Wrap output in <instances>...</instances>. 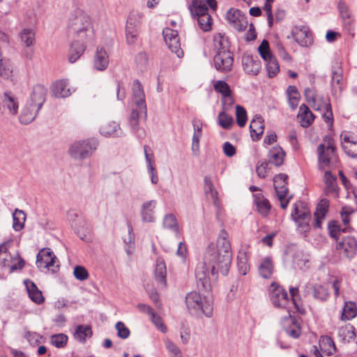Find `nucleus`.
<instances>
[{
  "instance_id": "nucleus-26",
  "label": "nucleus",
  "mask_w": 357,
  "mask_h": 357,
  "mask_svg": "<svg viewBox=\"0 0 357 357\" xmlns=\"http://www.w3.org/2000/svg\"><path fill=\"white\" fill-rule=\"evenodd\" d=\"M72 91L66 79L55 82L52 86V93L56 98H66L70 96Z\"/></svg>"
},
{
  "instance_id": "nucleus-3",
  "label": "nucleus",
  "mask_w": 357,
  "mask_h": 357,
  "mask_svg": "<svg viewBox=\"0 0 357 357\" xmlns=\"http://www.w3.org/2000/svg\"><path fill=\"white\" fill-rule=\"evenodd\" d=\"M69 30L73 34L74 40L88 42L94 36L90 17L85 13L78 11L69 20Z\"/></svg>"
},
{
  "instance_id": "nucleus-35",
  "label": "nucleus",
  "mask_w": 357,
  "mask_h": 357,
  "mask_svg": "<svg viewBox=\"0 0 357 357\" xmlns=\"http://www.w3.org/2000/svg\"><path fill=\"white\" fill-rule=\"evenodd\" d=\"M24 284L31 300L37 304L43 303L44 297L41 291L38 289L35 283L29 280H24Z\"/></svg>"
},
{
  "instance_id": "nucleus-50",
  "label": "nucleus",
  "mask_w": 357,
  "mask_h": 357,
  "mask_svg": "<svg viewBox=\"0 0 357 357\" xmlns=\"http://www.w3.org/2000/svg\"><path fill=\"white\" fill-rule=\"evenodd\" d=\"M289 106L292 109H296L300 98V94L294 86H289L287 90Z\"/></svg>"
},
{
  "instance_id": "nucleus-42",
  "label": "nucleus",
  "mask_w": 357,
  "mask_h": 357,
  "mask_svg": "<svg viewBox=\"0 0 357 357\" xmlns=\"http://www.w3.org/2000/svg\"><path fill=\"white\" fill-rule=\"evenodd\" d=\"M92 330L91 326L87 325H79L76 327L73 334L75 339L79 342L84 343L87 337L92 335Z\"/></svg>"
},
{
  "instance_id": "nucleus-46",
  "label": "nucleus",
  "mask_w": 357,
  "mask_h": 357,
  "mask_svg": "<svg viewBox=\"0 0 357 357\" xmlns=\"http://www.w3.org/2000/svg\"><path fill=\"white\" fill-rule=\"evenodd\" d=\"M356 314L357 308L356 304L351 301L346 302L342 311L341 319L350 320L354 318Z\"/></svg>"
},
{
  "instance_id": "nucleus-5",
  "label": "nucleus",
  "mask_w": 357,
  "mask_h": 357,
  "mask_svg": "<svg viewBox=\"0 0 357 357\" xmlns=\"http://www.w3.org/2000/svg\"><path fill=\"white\" fill-rule=\"evenodd\" d=\"M185 304L191 314L202 313L207 317L213 314V299L210 296H202L197 291H191L185 296Z\"/></svg>"
},
{
  "instance_id": "nucleus-2",
  "label": "nucleus",
  "mask_w": 357,
  "mask_h": 357,
  "mask_svg": "<svg viewBox=\"0 0 357 357\" xmlns=\"http://www.w3.org/2000/svg\"><path fill=\"white\" fill-rule=\"evenodd\" d=\"M47 89L42 85L33 86L30 98L23 106L19 116L22 124L32 122L37 116L39 111L46 100Z\"/></svg>"
},
{
  "instance_id": "nucleus-54",
  "label": "nucleus",
  "mask_w": 357,
  "mask_h": 357,
  "mask_svg": "<svg viewBox=\"0 0 357 357\" xmlns=\"http://www.w3.org/2000/svg\"><path fill=\"white\" fill-rule=\"evenodd\" d=\"M214 90L222 95V97L231 95V91L229 84L222 80L216 81L213 84Z\"/></svg>"
},
{
  "instance_id": "nucleus-40",
  "label": "nucleus",
  "mask_w": 357,
  "mask_h": 357,
  "mask_svg": "<svg viewBox=\"0 0 357 357\" xmlns=\"http://www.w3.org/2000/svg\"><path fill=\"white\" fill-rule=\"evenodd\" d=\"M26 213L18 208H16L13 213V228L15 231H19L24 227L26 221Z\"/></svg>"
},
{
  "instance_id": "nucleus-52",
  "label": "nucleus",
  "mask_w": 357,
  "mask_h": 357,
  "mask_svg": "<svg viewBox=\"0 0 357 357\" xmlns=\"http://www.w3.org/2000/svg\"><path fill=\"white\" fill-rule=\"evenodd\" d=\"M67 219L70 226L74 229H77L83 222L82 217L75 211H69L67 213Z\"/></svg>"
},
{
  "instance_id": "nucleus-64",
  "label": "nucleus",
  "mask_w": 357,
  "mask_h": 357,
  "mask_svg": "<svg viewBox=\"0 0 357 357\" xmlns=\"http://www.w3.org/2000/svg\"><path fill=\"white\" fill-rule=\"evenodd\" d=\"M116 329L117 331L118 336L122 339H126L130 335V330L125 326V324L119 321L116 324Z\"/></svg>"
},
{
  "instance_id": "nucleus-10",
  "label": "nucleus",
  "mask_w": 357,
  "mask_h": 357,
  "mask_svg": "<svg viewBox=\"0 0 357 357\" xmlns=\"http://www.w3.org/2000/svg\"><path fill=\"white\" fill-rule=\"evenodd\" d=\"M291 217L297 224L301 232L303 233L309 230L311 214L310 210L304 204L300 202L294 204Z\"/></svg>"
},
{
  "instance_id": "nucleus-32",
  "label": "nucleus",
  "mask_w": 357,
  "mask_h": 357,
  "mask_svg": "<svg viewBox=\"0 0 357 357\" xmlns=\"http://www.w3.org/2000/svg\"><path fill=\"white\" fill-rule=\"evenodd\" d=\"M342 146L345 153L351 158H357V139L353 136L344 135Z\"/></svg>"
},
{
  "instance_id": "nucleus-12",
  "label": "nucleus",
  "mask_w": 357,
  "mask_h": 357,
  "mask_svg": "<svg viewBox=\"0 0 357 357\" xmlns=\"http://www.w3.org/2000/svg\"><path fill=\"white\" fill-rule=\"evenodd\" d=\"M288 176L285 174H279L273 178V184L276 195L280 202L282 208H286L289 204V199H285L288 188L287 187Z\"/></svg>"
},
{
  "instance_id": "nucleus-16",
  "label": "nucleus",
  "mask_w": 357,
  "mask_h": 357,
  "mask_svg": "<svg viewBox=\"0 0 357 357\" xmlns=\"http://www.w3.org/2000/svg\"><path fill=\"white\" fill-rule=\"evenodd\" d=\"M227 20L234 29L241 31L248 26L247 17L238 9L230 8L227 13Z\"/></svg>"
},
{
  "instance_id": "nucleus-23",
  "label": "nucleus",
  "mask_w": 357,
  "mask_h": 357,
  "mask_svg": "<svg viewBox=\"0 0 357 357\" xmlns=\"http://www.w3.org/2000/svg\"><path fill=\"white\" fill-rule=\"evenodd\" d=\"M307 295L312 294L315 299L325 301L328 296L327 289L321 284H314L312 282H307L304 289Z\"/></svg>"
},
{
  "instance_id": "nucleus-33",
  "label": "nucleus",
  "mask_w": 357,
  "mask_h": 357,
  "mask_svg": "<svg viewBox=\"0 0 357 357\" xmlns=\"http://www.w3.org/2000/svg\"><path fill=\"white\" fill-rule=\"evenodd\" d=\"M285 333L290 337L298 338L301 335V328L295 318L289 316L282 322Z\"/></svg>"
},
{
  "instance_id": "nucleus-21",
  "label": "nucleus",
  "mask_w": 357,
  "mask_h": 357,
  "mask_svg": "<svg viewBox=\"0 0 357 357\" xmlns=\"http://www.w3.org/2000/svg\"><path fill=\"white\" fill-rule=\"evenodd\" d=\"M242 65L244 71L250 75H257L261 69L260 61L252 56L244 54L242 57Z\"/></svg>"
},
{
  "instance_id": "nucleus-11",
  "label": "nucleus",
  "mask_w": 357,
  "mask_h": 357,
  "mask_svg": "<svg viewBox=\"0 0 357 357\" xmlns=\"http://www.w3.org/2000/svg\"><path fill=\"white\" fill-rule=\"evenodd\" d=\"M270 300L275 307L287 308L290 301L287 292L278 283L273 282L268 289Z\"/></svg>"
},
{
  "instance_id": "nucleus-24",
  "label": "nucleus",
  "mask_w": 357,
  "mask_h": 357,
  "mask_svg": "<svg viewBox=\"0 0 357 357\" xmlns=\"http://www.w3.org/2000/svg\"><path fill=\"white\" fill-rule=\"evenodd\" d=\"M204 188L206 195L211 198L217 211L220 209V203L218 197V192L215 189L212 178L210 175L205 176L204 178Z\"/></svg>"
},
{
  "instance_id": "nucleus-4",
  "label": "nucleus",
  "mask_w": 357,
  "mask_h": 357,
  "mask_svg": "<svg viewBox=\"0 0 357 357\" xmlns=\"http://www.w3.org/2000/svg\"><path fill=\"white\" fill-rule=\"evenodd\" d=\"M318 167L320 170L333 169L338 166L339 158L336 153L334 140L326 136L324 142L317 146Z\"/></svg>"
},
{
  "instance_id": "nucleus-13",
  "label": "nucleus",
  "mask_w": 357,
  "mask_h": 357,
  "mask_svg": "<svg viewBox=\"0 0 357 357\" xmlns=\"http://www.w3.org/2000/svg\"><path fill=\"white\" fill-rule=\"evenodd\" d=\"M142 15L138 13H131L127 20L126 27V41L128 44H134L138 36V26L140 24Z\"/></svg>"
},
{
  "instance_id": "nucleus-57",
  "label": "nucleus",
  "mask_w": 357,
  "mask_h": 357,
  "mask_svg": "<svg viewBox=\"0 0 357 357\" xmlns=\"http://www.w3.org/2000/svg\"><path fill=\"white\" fill-rule=\"evenodd\" d=\"M218 121L219 125L225 128L229 129L233 124V118L227 114L225 111L220 112L218 116Z\"/></svg>"
},
{
  "instance_id": "nucleus-62",
  "label": "nucleus",
  "mask_w": 357,
  "mask_h": 357,
  "mask_svg": "<svg viewBox=\"0 0 357 357\" xmlns=\"http://www.w3.org/2000/svg\"><path fill=\"white\" fill-rule=\"evenodd\" d=\"M165 347L172 355V357H182L180 349L170 340H167L165 341Z\"/></svg>"
},
{
  "instance_id": "nucleus-43",
  "label": "nucleus",
  "mask_w": 357,
  "mask_h": 357,
  "mask_svg": "<svg viewBox=\"0 0 357 357\" xmlns=\"http://www.w3.org/2000/svg\"><path fill=\"white\" fill-rule=\"evenodd\" d=\"M207 268H208V266L204 263L198 266L195 271L196 278L202 283L204 288H206L209 285L208 275L211 271L209 272Z\"/></svg>"
},
{
  "instance_id": "nucleus-7",
  "label": "nucleus",
  "mask_w": 357,
  "mask_h": 357,
  "mask_svg": "<svg viewBox=\"0 0 357 357\" xmlns=\"http://www.w3.org/2000/svg\"><path fill=\"white\" fill-rule=\"evenodd\" d=\"M9 245L8 241L0 244V267H9L10 272L22 269L25 265L24 259L18 252L13 254L8 252Z\"/></svg>"
},
{
  "instance_id": "nucleus-47",
  "label": "nucleus",
  "mask_w": 357,
  "mask_h": 357,
  "mask_svg": "<svg viewBox=\"0 0 357 357\" xmlns=\"http://www.w3.org/2000/svg\"><path fill=\"white\" fill-rule=\"evenodd\" d=\"M237 266L239 273L245 275L250 270L248 256L245 251H240L237 257Z\"/></svg>"
},
{
  "instance_id": "nucleus-31",
  "label": "nucleus",
  "mask_w": 357,
  "mask_h": 357,
  "mask_svg": "<svg viewBox=\"0 0 357 357\" xmlns=\"http://www.w3.org/2000/svg\"><path fill=\"white\" fill-rule=\"evenodd\" d=\"M250 130L252 140H259L264 130V120L261 116H255L251 121Z\"/></svg>"
},
{
  "instance_id": "nucleus-45",
  "label": "nucleus",
  "mask_w": 357,
  "mask_h": 357,
  "mask_svg": "<svg viewBox=\"0 0 357 357\" xmlns=\"http://www.w3.org/2000/svg\"><path fill=\"white\" fill-rule=\"evenodd\" d=\"M259 272L264 278H270L273 272V264L270 257L262 259L259 266Z\"/></svg>"
},
{
  "instance_id": "nucleus-34",
  "label": "nucleus",
  "mask_w": 357,
  "mask_h": 357,
  "mask_svg": "<svg viewBox=\"0 0 357 357\" xmlns=\"http://www.w3.org/2000/svg\"><path fill=\"white\" fill-rule=\"evenodd\" d=\"M328 206L329 202L326 199H321L317 204L316 211L314 213L315 221L314 227L315 228H321L322 220L325 218L328 210Z\"/></svg>"
},
{
  "instance_id": "nucleus-9",
  "label": "nucleus",
  "mask_w": 357,
  "mask_h": 357,
  "mask_svg": "<svg viewBox=\"0 0 357 357\" xmlns=\"http://www.w3.org/2000/svg\"><path fill=\"white\" fill-rule=\"evenodd\" d=\"M258 51L261 57L266 63L268 77H275L280 70V66L276 58L272 54L271 52L268 42L266 40H264L259 46Z\"/></svg>"
},
{
  "instance_id": "nucleus-17",
  "label": "nucleus",
  "mask_w": 357,
  "mask_h": 357,
  "mask_svg": "<svg viewBox=\"0 0 357 357\" xmlns=\"http://www.w3.org/2000/svg\"><path fill=\"white\" fill-rule=\"evenodd\" d=\"M291 37L301 47H307L312 43V34L305 26L294 27L291 31Z\"/></svg>"
},
{
  "instance_id": "nucleus-14",
  "label": "nucleus",
  "mask_w": 357,
  "mask_h": 357,
  "mask_svg": "<svg viewBox=\"0 0 357 357\" xmlns=\"http://www.w3.org/2000/svg\"><path fill=\"white\" fill-rule=\"evenodd\" d=\"M208 6L212 10H216L218 7L216 0H192L189 10L192 17H195L202 14L208 13Z\"/></svg>"
},
{
  "instance_id": "nucleus-20",
  "label": "nucleus",
  "mask_w": 357,
  "mask_h": 357,
  "mask_svg": "<svg viewBox=\"0 0 357 357\" xmlns=\"http://www.w3.org/2000/svg\"><path fill=\"white\" fill-rule=\"evenodd\" d=\"M357 243L354 238H345L342 241L339 242L336 245L337 250H343L345 257L351 259L356 252Z\"/></svg>"
},
{
  "instance_id": "nucleus-22",
  "label": "nucleus",
  "mask_w": 357,
  "mask_h": 357,
  "mask_svg": "<svg viewBox=\"0 0 357 357\" xmlns=\"http://www.w3.org/2000/svg\"><path fill=\"white\" fill-rule=\"evenodd\" d=\"M100 133L107 137H121L124 136V132L119 123L115 121H111L105 123L100 128Z\"/></svg>"
},
{
  "instance_id": "nucleus-29",
  "label": "nucleus",
  "mask_w": 357,
  "mask_h": 357,
  "mask_svg": "<svg viewBox=\"0 0 357 357\" xmlns=\"http://www.w3.org/2000/svg\"><path fill=\"white\" fill-rule=\"evenodd\" d=\"M86 43L82 40H73L69 50L68 61L70 63L75 62L82 56L86 50Z\"/></svg>"
},
{
  "instance_id": "nucleus-53",
  "label": "nucleus",
  "mask_w": 357,
  "mask_h": 357,
  "mask_svg": "<svg viewBox=\"0 0 357 357\" xmlns=\"http://www.w3.org/2000/svg\"><path fill=\"white\" fill-rule=\"evenodd\" d=\"M324 181L327 192H336L337 183L336 178L330 171H326L324 174Z\"/></svg>"
},
{
  "instance_id": "nucleus-41",
  "label": "nucleus",
  "mask_w": 357,
  "mask_h": 357,
  "mask_svg": "<svg viewBox=\"0 0 357 357\" xmlns=\"http://www.w3.org/2000/svg\"><path fill=\"white\" fill-rule=\"evenodd\" d=\"M213 47L216 53L222 51H229V43L227 38L222 33H217L213 37Z\"/></svg>"
},
{
  "instance_id": "nucleus-59",
  "label": "nucleus",
  "mask_w": 357,
  "mask_h": 357,
  "mask_svg": "<svg viewBox=\"0 0 357 357\" xmlns=\"http://www.w3.org/2000/svg\"><path fill=\"white\" fill-rule=\"evenodd\" d=\"M236 122L240 127H243L247 121V113L245 109L241 105L236 107Z\"/></svg>"
},
{
  "instance_id": "nucleus-19",
  "label": "nucleus",
  "mask_w": 357,
  "mask_h": 357,
  "mask_svg": "<svg viewBox=\"0 0 357 357\" xmlns=\"http://www.w3.org/2000/svg\"><path fill=\"white\" fill-rule=\"evenodd\" d=\"M156 206L157 201L155 199L147 200L142 203L140 213L143 222H153L155 221V210Z\"/></svg>"
},
{
  "instance_id": "nucleus-58",
  "label": "nucleus",
  "mask_w": 357,
  "mask_h": 357,
  "mask_svg": "<svg viewBox=\"0 0 357 357\" xmlns=\"http://www.w3.org/2000/svg\"><path fill=\"white\" fill-rule=\"evenodd\" d=\"M338 8L344 23L347 25H350L352 20L351 18L350 11L347 4L344 2H340L339 3Z\"/></svg>"
},
{
  "instance_id": "nucleus-39",
  "label": "nucleus",
  "mask_w": 357,
  "mask_h": 357,
  "mask_svg": "<svg viewBox=\"0 0 357 357\" xmlns=\"http://www.w3.org/2000/svg\"><path fill=\"white\" fill-rule=\"evenodd\" d=\"M149 150H150L149 146L148 145H144V152L148 173L151 176V183L153 184H156L158 182V172H157L154 165H153L151 155L148 153Z\"/></svg>"
},
{
  "instance_id": "nucleus-18",
  "label": "nucleus",
  "mask_w": 357,
  "mask_h": 357,
  "mask_svg": "<svg viewBox=\"0 0 357 357\" xmlns=\"http://www.w3.org/2000/svg\"><path fill=\"white\" fill-rule=\"evenodd\" d=\"M342 68L341 63L336 61L331 70V87L334 95L340 93L342 89Z\"/></svg>"
},
{
  "instance_id": "nucleus-51",
  "label": "nucleus",
  "mask_w": 357,
  "mask_h": 357,
  "mask_svg": "<svg viewBox=\"0 0 357 357\" xmlns=\"http://www.w3.org/2000/svg\"><path fill=\"white\" fill-rule=\"evenodd\" d=\"M50 339L51 344L58 349L64 348L68 341V337L63 333L52 335Z\"/></svg>"
},
{
  "instance_id": "nucleus-1",
  "label": "nucleus",
  "mask_w": 357,
  "mask_h": 357,
  "mask_svg": "<svg viewBox=\"0 0 357 357\" xmlns=\"http://www.w3.org/2000/svg\"><path fill=\"white\" fill-rule=\"evenodd\" d=\"M231 258L229 234L222 229L216 243H211L208 245L204 255V264L211 269L212 275H218L219 273L226 275L230 268Z\"/></svg>"
},
{
  "instance_id": "nucleus-8",
  "label": "nucleus",
  "mask_w": 357,
  "mask_h": 357,
  "mask_svg": "<svg viewBox=\"0 0 357 357\" xmlns=\"http://www.w3.org/2000/svg\"><path fill=\"white\" fill-rule=\"evenodd\" d=\"M59 260L49 248L41 249L36 257V266L38 268H44L52 273H56L59 268Z\"/></svg>"
},
{
  "instance_id": "nucleus-6",
  "label": "nucleus",
  "mask_w": 357,
  "mask_h": 357,
  "mask_svg": "<svg viewBox=\"0 0 357 357\" xmlns=\"http://www.w3.org/2000/svg\"><path fill=\"white\" fill-rule=\"evenodd\" d=\"M98 145L95 139L76 141L69 147L68 153L75 160H83L93 155Z\"/></svg>"
},
{
  "instance_id": "nucleus-60",
  "label": "nucleus",
  "mask_w": 357,
  "mask_h": 357,
  "mask_svg": "<svg viewBox=\"0 0 357 357\" xmlns=\"http://www.w3.org/2000/svg\"><path fill=\"white\" fill-rule=\"evenodd\" d=\"M256 205L257 211H259V213H261L263 216H266L268 215L271 208V206L267 199L264 198H259L256 201Z\"/></svg>"
},
{
  "instance_id": "nucleus-37",
  "label": "nucleus",
  "mask_w": 357,
  "mask_h": 357,
  "mask_svg": "<svg viewBox=\"0 0 357 357\" xmlns=\"http://www.w3.org/2000/svg\"><path fill=\"white\" fill-rule=\"evenodd\" d=\"M314 118V116L309 107L305 104H302L299 107V112L298 114V119L301 126L303 128H307L312 123Z\"/></svg>"
},
{
  "instance_id": "nucleus-36",
  "label": "nucleus",
  "mask_w": 357,
  "mask_h": 357,
  "mask_svg": "<svg viewBox=\"0 0 357 357\" xmlns=\"http://www.w3.org/2000/svg\"><path fill=\"white\" fill-rule=\"evenodd\" d=\"M162 227L172 231L176 236H178L180 234V227L176 217L173 213L166 214L162 220Z\"/></svg>"
},
{
  "instance_id": "nucleus-25",
  "label": "nucleus",
  "mask_w": 357,
  "mask_h": 357,
  "mask_svg": "<svg viewBox=\"0 0 357 357\" xmlns=\"http://www.w3.org/2000/svg\"><path fill=\"white\" fill-rule=\"evenodd\" d=\"M109 64V55L102 47H98L93 59V65L96 70H105Z\"/></svg>"
},
{
  "instance_id": "nucleus-48",
  "label": "nucleus",
  "mask_w": 357,
  "mask_h": 357,
  "mask_svg": "<svg viewBox=\"0 0 357 357\" xmlns=\"http://www.w3.org/2000/svg\"><path fill=\"white\" fill-rule=\"evenodd\" d=\"M337 335L343 341L347 342L354 340L356 336L354 328L350 324L340 328L337 331Z\"/></svg>"
},
{
  "instance_id": "nucleus-44",
  "label": "nucleus",
  "mask_w": 357,
  "mask_h": 357,
  "mask_svg": "<svg viewBox=\"0 0 357 357\" xmlns=\"http://www.w3.org/2000/svg\"><path fill=\"white\" fill-rule=\"evenodd\" d=\"M319 346L321 351L328 356L333 355L336 351L335 343L329 336H322L319 340Z\"/></svg>"
},
{
  "instance_id": "nucleus-55",
  "label": "nucleus",
  "mask_w": 357,
  "mask_h": 357,
  "mask_svg": "<svg viewBox=\"0 0 357 357\" xmlns=\"http://www.w3.org/2000/svg\"><path fill=\"white\" fill-rule=\"evenodd\" d=\"M23 337L33 347L38 345L40 343V340L43 338V335L40 334L26 330L24 331Z\"/></svg>"
},
{
  "instance_id": "nucleus-49",
  "label": "nucleus",
  "mask_w": 357,
  "mask_h": 357,
  "mask_svg": "<svg viewBox=\"0 0 357 357\" xmlns=\"http://www.w3.org/2000/svg\"><path fill=\"white\" fill-rule=\"evenodd\" d=\"M199 25V27L204 31H208L211 29L212 26V18L209 13L202 14L195 17Z\"/></svg>"
},
{
  "instance_id": "nucleus-15",
  "label": "nucleus",
  "mask_w": 357,
  "mask_h": 357,
  "mask_svg": "<svg viewBox=\"0 0 357 357\" xmlns=\"http://www.w3.org/2000/svg\"><path fill=\"white\" fill-rule=\"evenodd\" d=\"M213 61L217 70L221 73L229 72L233 66V54L230 51L219 52L215 55Z\"/></svg>"
},
{
  "instance_id": "nucleus-30",
  "label": "nucleus",
  "mask_w": 357,
  "mask_h": 357,
  "mask_svg": "<svg viewBox=\"0 0 357 357\" xmlns=\"http://www.w3.org/2000/svg\"><path fill=\"white\" fill-rule=\"evenodd\" d=\"M20 44L26 48L33 47L36 43V32L31 28L22 29L19 34Z\"/></svg>"
},
{
  "instance_id": "nucleus-61",
  "label": "nucleus",
  "mask_w": 357,
  "mask_h": 357,
  "mask_svg": "<svg viewBox=\"0 0 357 357\" xmlns=\"http://www.w3.org/2000/svg\"><path fill=\"white\" fill-rule=\"evenodd\" d=\"M304 95H305L306 101L308 103L312 104V107L314 109L319 110L321 109L319 106L316 105V102H316V94H315V91L313 89H310V88L305 89V91H304Z\"/></svg>"
},
{
  "instance_id": "nucleus-38",
  "label": "nucleus",
  "mask_w": 357,
  "mask_h": 357,
  "mask_svg": "<svg viewBox=\"0 0 357 357\" xmlns=\"http://www.w3.org/2000/svg\"><path fill=\"white\" fill-rule=\"evenodd\" d=\"M133 98L135 105H139L141 109L145 108V95L144 93L143 87L139 80H134L132 84Z\"/></svg>"
},
{
  "instance_id": "nucleus-56",
  "label": "nucleus",
  "mask_w": 357,
  "mask_h": 357,
  "mask_svg": "<svg viewBox=\"0 0 357 357\" xmlns=\"http://www.w3.org/2000/svg\"><path fill=\"white\" fill-rule=\"evenodd\" d=\"M168 48L172 52H174L178 58H181L183 56V52L181 48V44L178 37L169 40L166 43Z\"/></svg>"
},
{
  "instance_id": "nucleus-63",
  "label": "nucleus",
  "mask_w": 357,
  "mask_h": 357,
  "mask_svg": "<svg viewBox=\"0 0 357 357\" xmlns=\"http://www.w3.org/2000/svg\"><path fill=\"white\" fill-rule=\"evenodd\" d=\"M73 274L75 278L80 281L85 280L89 278L87 270L81 266H77L74 268Z\"/></svg>"
},
{
  "instance_id": "nucleus-27",
  "label": "nucleus",
  "mask_w": 357,
  "mask_h": 357,
  "mask_svg": "<svg viewBox=\"0 0 357 357\" xmlns=\"http://www.w3.org/2000/svg\"><path fill=\"white\" fill-rule=\"evenodd\" d=\"M166 275V264L162 259L158 258L155 262V279L161 288H165L167 285Z\"/></svg>"
},
{
  "instance_id": "nucleus-28",
  "label": "nucleus",
  "mask_w": 357,
  "mask_h": 357,
  "mask_svg": "<svg viewBox=\"0 0 357 357\" xmlns=\"http://www.w3.org/2000/svg\"><path fill=\"white\" fill-rule=\"evenodd\" d=\"M285 155L284 151L280 146H275L268 151V162L280 167L283 164Z\"/></svg>"
}]
</instances>
